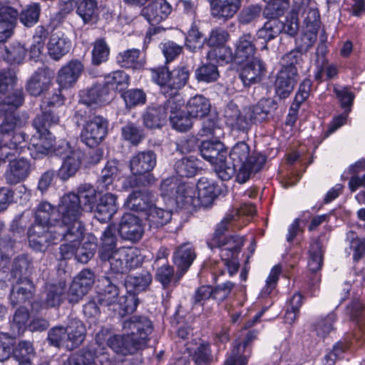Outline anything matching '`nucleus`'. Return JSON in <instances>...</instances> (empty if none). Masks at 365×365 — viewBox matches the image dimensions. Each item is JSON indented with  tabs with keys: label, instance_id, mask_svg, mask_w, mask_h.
Listing matches in <instances>:
<instances>
[{
	"label": "nucleus",
	"instance_id": "obj_1",
	"mask_svg": "<svg viewBox=\"0 0 365 365\" xmlns=\"http://www.w3.org/2000/svg\"><path fill=\"white\" fill-rule=\"evenodd\" d=\"M251 205L242 203L239 209L227 212L219 222L215 230L207 241V247L213 252L219 250V255L230 277L235 275L240 267L238 256L244 245V238L239 235L225 236V232L239 229L250 222Z\"/></svg>",
	"mask_w": 365,
	"mask_h": 365
},
{
	"label": "nucleus",
	"instance_id": "obj_2",
	"mask_svg": "<svg viewBox=\"0 0 365 365\" xmlns=\"http://www.w3.org/2000/svg\"><path fill=\"white\" fill-rule=\"evenodd\" d=\"M57 209L48 202H41L36 209L34 222L27 235L30 247L44 252L51 245L63 240L64 230L58 224Z\"/></svg>",
	"mask_w": 365,
	"mask_h": 365
},
{
	"label": "nucleus",
	"instance_id": "obj_3",
	"mask_svg": "<svg viewBox=\"0 0 365 365\" xmlns=\"http://www.w3.org/2000/svg\"><path fill=\"white\" fill-rule=\"evenodd\" d=\"M83 207L74 192L64 195L57 207L58 224L65 232L63 240L75 241L81 238L84 226L81 221Z\"/></svg>",
	"mask_w": 365,
	"mask_h": 365
},
{
	"label": "nucleus",
	"instance_id": "obj_4",
	"mask_svg": "<svg viewBox=\"0 0 365 365\" xmlns=\"http://www.w3.org/2000/svg\"><path fill=\"white\" fill-rule=\"evenodd\" d=\"M59 122V117L53 110L43 112L33 120L36 133L32 136L31 143L27 147L30 155L34 159H40L47 155L53 149V139L49 128Z\"/></svg>",
	"mask_w": 365,
	"mask_h": 365
},
{
	"label": "nucleus",
	"instance_id": "obj_5",
	"mask_svg": "<svg viewBox=\"0 0 365 365\" xmlns=\"http://www.w3.org/2000/svg\"><path fill=\"white\" fill-rule=\"evenodd\" d=\"M202 158L212 167L217 176L223 181L230 180L235 169L227 163V149L220 140H203L199 145Z\"/></svg>",
	"mask_w": 365,
	"mask_h": 365
},
{
	"label": "nucleus",
	"instance_id": "obj_6",
	"mask_svg": "<svg viewBox=\"0 0 365 365\" xmlns=\"http://www.w3.org/2000/svg\"><path fill=\"white\" fill-rule=\"evenodd\" d=\"M86 110L80 108L75 114L78 120L84 121L80 138L88 147H96L108 134V121L101 115L90 116L86 119Z\"/></svg>",
	"mask_w": 365,
	"mask_h": 365
},
{
	"label": "nucleus",
	"instance_id": "obj_7",
	"mask_svg": "<svg viewBox=\"0 0 365 365\" xmlns=\"http://www.w3.org/2000/svg\"><path fill=\"white\" fill-rule=\"evenodd\" d=\"M302 6L308 8L307 16L304 17L303 23L305 26V31L303 34L296 39V48L304 54L314 44L317 32L320 26V14L318 5L315 1L304 0Z\"/></svg>",
	"mask_w": 365,
	"mask_h": 365
},
{
	"label": "nucleus",
	"instance_id": "obj_8",
	"mask_svg": "<svg viewBox=\"0 0 365 365\" xmlns=\"http://www.w3.org/2000/svg\"><path fill=\"white\" fill-rule=\"evenodd\" d=\"M101 260L108 262L112 273L125 274L138 267L142 263L143 258L137 248L123 247L109 253L108 258Z\"/></svg>",
	"mask_w": 365,
	"mask_h": 365
},
{
	"label": "nucleus",
	"instance_id": "obj_9",
	"mask_svg": "<svg viewBox=\"0 0 365 365\" xmlns=\"http://www.w3.org/2000/svg\"><path fill=\"white\" fill-rule=\"evenodd\" d=\"M157 157L156 154L150 150L139 151L134 154L129 162V167L130 171L134 175H139L138 178L135 177V182L130 184L132 186H138L152 184L155 181V178L153 175H148L144 177L143 182H138V180L141 181L142 175L150 173L156 165Z\"/></svg>",
	"mask_w": 365,
	"mask_h": 365
},
{
	"label": "nucleus",
	"instance_id": "obj_10",
	"mask_svg": "<svg viewBox=\"0 0 365 365\" xmlns=\"http://www.w3.org/2000/svg\"><path fill=\"white\" fill-rule=\"evenodd\" d=\"M235 169L236 182L244 184L251 178V151L250 145L245 141L237 143L229 153Z\"/></svg>",
	"mask_w": 365,
	"mask_h": 365
},
{
	"label": "nucleus",
	"instance_id": "obj_11",
	"mask_svg": "<svg viewBox=\"0 0 365 365\" xmlns=\"http://www.w3.org/2000/svg\"><path fill=\"white\" fill-rule=\"evenodd\" d=\"M161 195L169 200H173L178 206L189 207L193 204L192 197L189 195L193 193L190 185L180 182L176 178H168L163 180L160 185Z\"/></svg>",
	"mask_w": 365,
	"mask_h": 365
},
{
	"label": "nucleus",
	"instance_id": "obj_12",
	"mask_svg": "<svg viewBox=\"0 0 365 365\" xmlns=\"http://www.w3.org/2000/svg\"><path fill=\"white\" fill-rule=\"evenodd\" d=\"M123 329L128 332L145 349L154 330L151 320L145 316L134 315L123 322Z\"/></svg>",
	"mask_w": 365,
	"mask_h": 365
},
{
	"label": "nucleus",
	"instance_id": "obj_13",
	"mask_svg": "<svg viewBox=\"0 0 365 365\" xmlns=\"http://www.w3.org/2000/svg\"><path fill=\"white\" fill-rule=\"evenodd\" d=\"M193 193L192 197L193 204H189V207H197L199 206L207 207L212 204L215 199L221 193L219 185L213 180L206 177L198 179L196 187L190 185Z\"/></svg>",
	"mask_w": 365,
	"mask_h": 365
},
{
	"label": "nucleus",
	"instance_id": "obj_14",
	"mask_svg": "<svg viewBox=\"0 0 365 365\" xmlns=\"http://www.w3.org/2000/svg\"><path fill=\"white\" fill-rule=\"evenodd\" d=\"M184 103L185 101L180 95L171 96L167 100L170 123L175 130L180 132L187 131L193 124L191 116L182 110Z\"/></svg>",
	"mask_w": 365,
	"mask_h": 365
},
{
	"label": "nucleus",
	"instance_id": "obj_15",
	"mask_svg": "<svg viewBox=\"0 0 365 365\" xmlns=\"http://www.w3.org/2000/svg\"><path fill=\"white\" fill-rule=\"evenodd\" d=\"M251 36L245 34L241 36L236 43L235 59L238 63H244L239 71V77L243 85L250 87L251 78L249 77L251 71Z\"/></svg>",
	"mask_w": 365,
	"mask_h": 365
},
{
	"label": "nucleus",
	"instance_id": "obj_16",
	"mask_svg": "<svg viewBox=\"0 0 365 365\" xmlns=\"http://www.w3.org/2000/svg\"><path fill=\"white\" fill-rule=\"evenodd\" d=\"M94 283V274L90 269H83L74 277L66 298L70 303L78 302L87 294Z\"/></svg>",
	"mask_w": 365,
	"mask_h": 365
},
{
	"label": "nucleus",
	"instance_id": "obj_17",
	"mask_svg": "<svg viewBox=\"0 0 365 365\" xmlns=\"http://www.w3.org/2000/svg\"><path fill=\"white\" fill-rule=\"evenodd\" d=\"M63 365H111L108 354H98L95 349L83 348L71 354Z\"/></svg>",
	"mask_w": 365,
	"mask_h": 365
},
{
	"label": "nucleus",
	"instance_id": "obj_18",
	"mask_svg": "<svg viewBox=\"0 0 365 365\" xmlns=\"http://www.w3.org/2000/svg\"><path fill=\"white\" fill-rule=\"evenodd\" d=\"M118 230L123 240L135 242L139 241L144 233L142 220L131 213H125L122 216Z\"/></svg>",
	"mask_w": 365,
	"mask_h": 365
},
{
	"label": "nucleus",
	"instance_id": "obj_19",
	"mask_svg": "<svg viewBox=\"0 0 365 365\" xmlns=\"http://www.w3.org/2000/svg\"><path fill=\"white\" fill-rule=\"evenodd\" d=\"M107 345L115 353L123 356L132 355L144 349L128 332L114 334L107 340Z\"/></svg>",
	"mask_w": 365,
	"mask_h": 365
},
{
	"label": "nucleus",
	"instance_id": "obj_20",
	"mask_svg": "<svg viewBox=\"0 0 365 365\" xmlns=\"http://www.w3.org/2000/svg\"><path fill=\"white\" fill-rule=\"evenodd\" d=\"M172 10V6L166 0H154L142 9L140 15L150 25H158L170 14Z\"/></svg>",
	"mask_w": 365,
	"mask_h": 365
},
{
	"label": "nucleus",
	"instance_id": "obj_21",
	"mask_svg": "<svg viewBox=\"0 0 365 365\" xmlns=\"http://www.w3.org/2000/svg\"><path fill=\"white\" fill-rule=\"evenodd\" d=\"M297 72L292 68H281L277 74L274 91L281 99L287 98L294 90L297 82Z\"/></svg>",
	"mask_w": 365,
	"mask_h": 365
},
{
	"label": "nucleus",
	"instance_id": "obj_22",
	"mask_svg": "<svg viewBox=\"0 0 365 365\" xmlns=\"http://www.w3.org/2000/svg\"><path fill=\"white\" fill-rule=\"evenodd\" d=\"M51 83L49 71L45 68H38L27 80L25 88L32 96H39L46 92Z\"/></svg>",
	"mask_w": 365,
	"mask_h": 365
},
{
	"label": "nucleus",
	"instance_id": "obj_23",
	"mask_svg": "<svg viewBox=\"0 0 365 365\" xmlns=\"http://www.w3.org/2000/svg\"><path fill=\"white\" fill-rule=\"evenodd\" d=\"M31 164L29 160L21 158L14 159L9 163L4 173L6 182L10 185H16L24 182L29 175Z\"/></svg>",
	"mask_w": 365,
	"mask_h": 365
},
{
	"label": "nucleus",
	"instance_id": "obj_24",
	"mask_svg": "<svg viewBox=\"0 0 365 365\" xmlns=\"http://www.w3.org/2000/svg\"><path fill=\"white\" fill-rule=\"evenodd\" d=\"M195 257L196 254L191 243L186 242L178 247L173 254V262L178 269L175 284L187 271Z\"/></svg>",
	"mask_w": 365,
	"mask_h": 365
},
{
	"label": "nucleus",
	"instance_id": "obj_25",
	"mask_svg": "<svg viewBox=\"0 0 365 365\" xmlns=\"http://www.w3.org/2000/svg\"><path fill=\"white\" fill-rule=\"evenodd\" d=\"M110 93L108 88L101 83L83 89L79 93V103L89 106L93 104H103L110 101Z\"/></svg>",
	"mask_w": 365,
	"mask_h": 365
},
{
	"label": "nucleus",
	"instance_id": "obj_26",
	"mask_svg": "<svg viewBox=\"0 0 365 365\" xmlns=\"http://www.w3.org/2000/svg\"><path fill=\"white\" fill-rule=\"evenodd\" d=\"M18 11L8 4H0V43L9 39L14 34Z\"/></svg>",
	"mask_w": 365,
	"mask_h": 365
},
{
	"label": "nucleus",
	"instance_id": "obj_27",
	"mask_svg": "<svg viewBox=\"0 0 365 365\" xmlns=\"http://www.w3.org/2000/svg\"><path fill=\"white\" fill-rule=\"evenodd\" d=\"M66 283L59 282L58 283L47 284L45 287L43 297L41 300V308L58 307L66 299Z\"/></svg>",
	"mask_w": 365,
	"mask_h": 365
},
{
	"label": "nucleus",
	"instance_id": "obj_28",
	"mask_svg": "<svg viewBox=\"0 0 365 365\" xmlns=\"http://www.w3.org/2000/svg\"><path fill=\"white\" fill-rule=\"evenodd\" d=\"M83 70V66L78 60H72L63 66L58 73L57 83L61 88H68L76 83Z\"/></svg>",
	"mask_w": 365,
	"mask_h": 365
},
{
	"label": "nucleus",
	"instance_id": "obj_29",
	"mask_svg": "<svg viewBox=\"0 0 365 365\" xmlns=\"http://www.w3.org/2000/svg\"><path fill=\"white\" fill-rule=\"evenodd\" d=\"M141 51L138 48H128L117 54L115 62L120 68L140 70L145 64V60L141 56Z\"/></svg>",
	"mask_w": 365,
	"mask_h": 365
},
{
	"label": "nucleus",
	"instance_id": "obj_30",
	"mask_svg": "<svg viewBox=\"0 0 365 365\" xmlns=\"http://www.w3.org/2000/svg\"><path fill=\"white\" fill-rule=\"evenodd\" d=\"M153 197L148 190H135L128 195L125 206L128 210L145 213L152 205Z\"/></svg>",
	"mask_w": 365,
	"mask_h": 365
},
{
	"label": "nucleus",
	"instance_id": "obj_31",
	"mask_svg": "<svg viewBox=\"0 0 365 365\" xmlns=\"http://www.w3.org/2000/svg\"><path fill=\"white\" fill-rule=\"evenodd\" d=\"M71 47V41L61 31L53 33L47 43L48 53L56 61L68 53Z\"/></svg>",
	"mask_w": 365,
	"mask_h": 365
},
{
	"label": "nucleus",
	"instance_id": "obj_32",
	"mask_svg": "<svg viewBox=\"0 0 365 365\" xmlns=\"http://www.w3.org/2000/svg\"><path fill=\"white\" fill-rule=\"evenodd\" d=\"M34 291L35 287L31 280L27 277H19L16 284L11 291V303L16 306L19 303L30 301L33 298Z\"/></svg>",
	"mask_w": 365,
	"mask_h": 365
},
{
	"label": "nucleus",
	"instance_id": "obj_33",
	"mask_svg": "<svg viewBox=\"0 0 365 365\" xmlns=\"http://www.w3.org/2000/svg\"><path fill=\"white\" fill-rule=\"evenodd\" d=\"M116 196L106 193L100 197L94 211L95 217L101 222L110 220L118 210Z\"/></svg>",
	"mask_w": 365,
	"mask_h": 365
},
{
	"label": "nucleus",
	"instance_id": "obj_34",
	"mask_svg": "<svg viewBox=\"0 0 365 365\" xmlns=\"http://www.w3.org/2000/svg\"><path fill=\"white\" fill-rule=\"evenodd\" d=\"M241 0H212V15L219 19H228L238 11Z\"/></svg>",
	"mask_w": 365,
	"mask_h": 365
},
{
	"label": "nucleus",
	"instance_id": "obj_35",
	"mask_svg": "<svg viewBox=\"0 0 365 365\" xmlns=\"http://www.w3.org/2000/svg\"><path fill=\"white\" fill-rule=\"evenodd\" d=\"M118 173V162L109 160L98 177L96 185L98 192H103L113 190V182Z\"/></svg>",
	"mask_w": 365,
	"mask_h": 365
},
{
	"label": "nucleus",
	"instance_id": "obj_36",
	"mask_svg": "<svg viewBox=\"0 0 365 365\" xmlns=\"http://www.w3.org/2000/svg\"><path fill=\"white\" fill-rule=\"evenodd\" d=\"M101 282L105 288L99 292L98 302L101 307H108L114 312L115 305L120 298L119 289L116 285L110 282L108 277L103 279Z\"/></svg>",
	"mask_w": 365,
	"mask_h": 365
},
{
	"label": "nucleus",
	"instance_id": "obj_37",
	"mask_svg": "<svg viewBox=\"0 0 365 365\" xmlns=\"http://www.w3.org/2000/svg\"><path fill=\"white\" fill-rule=\"evenodd\" d=\"M169 113L167 106V101L163 105L156 107H148L145 111L143 118V123L148 128H157L161 126Z\"/></svg>",
	"mask_w": 365,
	"mask_h": 365
},
{
	"label": "nucleus",
	"instance_id": "obj_38",
	"mask_svg": "<svg viewBox=\"0 0 365 365\" xmlns=\"http://www.w3.org/2000/svg\"><path fill=\"white\" fill-rule=\"evenodd\" d=\"M153 281L152 274L148 271H142L134 275H128L125 279L126 291L138 294L145 291Z\"/></svg>",
	"mask_w": 365,
	"mask_h": 365
},
{
	"label": "nucleus",
	"instance_id": "obj_39",
	"mask_svg": "<svg viewBox=\"0 0 365 365\" xmlns=\"http://www.w3.org/2000/svg\"><path fill=\"white\" fill-rule=\"evenodd\" d=\"M66 330V349L72 350L81 345L85 339L86 329L79 320H72Z\"/></svg>",
	"mask_w": 365,
	"mask_h": 365
},
{
	"label": "nucleus",
	"instance_id": "obj_40",
	"mask_svg": "<svg viewBox=\"0 0 365 365\" xmlns=\"http://www.w3.org/2000/svg\"><path fill=\"white\" fill-rule=\"evenodd\" d=\"M200 20L193 19L190 29L187 31L185 46L187 50L192 53L202 49L205 43L203 34L200 31Z\"/></svg>",
	"mask_w": 365,
	"mask_h": 365
},
{
	"label": "nucleus",
	"instance_id": "obj_41",
	"mask_svg": "<svg viewBox=\"0 0 365 365\" xmlns=\"http://www.w3.org/2000/svg\"><path fill=\"white\" fill-rule=\"evenodd\" d=\"M189 76L190 70L185 66H178L170 71L168 96L171 97L178 95L177 93L185 86Z\"/></svg>",
	"mask_w": 365,
	"mask_h": 365
},
{
	"label": "nucleus",
	"instance_id": "obj_42",
	"mask_svg": "<svg viewBox=\"0 0 365 365\" xmlns=\"http://www.w3.org/2000/svg\"><path fill=\"white\" fill-rule=\"evenodd\" d=\"M146 220L150 228L158 229L170 222L172 212L170 210L157 207L153 203L145 212Z\"/></svg>",
	"mask_w": 365,
	"mask_h": 365
},
{
	"label": "nucleus",
	"instance_id": "obj_43",
	"mask_svg": "<svg viewBox=\"0 0 365 365\" xmlns=\"http://www.w3.org/2000/svg\"><path fill=\"white\" fill-rule=\"evenodd\" d=\"M82 161V153L79 150L71 153L63 160L62 165L58 170V175L63 181L73 177L78 170Z\"/></svg>",
	"mask_w": 365,
	"mask_h": 365
},
{
	"label": "nucleus",
	"instance_id": "obj_44",
	"mask_svg": "<svg viewBox=\"0 0 365 365\" xmlns=\"http://www.w3.org/2000/svg\"><path fill=\"white\" fill-rule=\"evenodd\" d=\"M225 122L227 125L237 130H245L247 128V121L245 117L242 116L237 106L233 102H230L224 112Z\"/></svg>",
	"mask_w": 365,
	"mask_h": 365
},
{
	"label": "nucleus",
	"instance_id": "obj_45",
	"mask_svg": "<svg viewBox=\"0 0 365 365\" xmlns=\"http://www.w3.org/2000/svg\"><path fill=\"white\" fill-rule=\"evenodd\" d=\"M209 101L202 95H196L187 102V113L192 118H205L210 110Z\"/></svg>",
	"mask_w": 365,
	"mask_h": 365
},
{
	"label": "nucleus",
	"instance_id": "obj_46",
	"mask_svg": "<svg viewBox=\"0 0 365 365\" xmlns=\"http://www.w3.org/2000/svg\"><path fill=\"white\" fill-rule=\"evenodd\" d=\"M12 353L13 358L19 365H31V361L36 355L33 343L28 340L20 341L13 349Z\"/></svg>",
	"mask_w": 365,
	"mask_h": 365
},
{
	"label": "nucleus",
	"instance_id": "obj_47",
	"mask_svg": "<svg viewBox=\"0 0 365 365\" xmlns=\"http://www.w3.org/2000/svg\"><path fill=\"white\" fill-rule=\"evenodd\" d=\"M250 339H251V332L248 331L246 340L242 344L239 343L233 347L223 365H247L249 358L243 354L249 345Z\"/></svg>",
	"mask_w": 365,
	"mask_h": 365
},
{
	"label": "nucleus",
	"instance_id": "obj_48",
	"mask_svg": "<svg viewBox=\"0 0 365 365\" xmlns=\"http://www.w3.org/2000/svg\"><path fill=\"white\" fill-rule=\"evenodd\" d=\"M101 245L98 250V256L100 259H106L108 257L109 253L117 250L115 228L108 226L102 233L101 237Z\"/></svg>",
	"mask_w": 365,
	"mask_h": 365
},
{
	"label": "nucleus",
	"instance_id": "obj_49",
	"mask_svg": "<svg viewBox=\"0 0 365 365\" xmlns=\"http://www.w3.org/2000/svg\"><path fill=\"white\" fill-rule=\"evenodd\" d=\"M129 76L123 71L118 70L105 76L103 86L110 90L122 91L129 85Z\"/></svg>",
	"mask_w": 365,
	"mask_h": 365
},
{
	"label": "nucleus",
	"instance_id": "obj_50",
	"mask_svg": "<svg viewBox=\"0 0 365 365\" xmlns=\"http://www.w3.org/2000/svg\"><path fill=\"white\" fill-rule=\"evenodd\" d=\"M138 294L126 291V294L120 297L114 307V312L118 313L120 317L133 313L138 305Z\"/></svg>",
	"mask_w": 365,
	"mask_h": 365
},
{
	"label": "nucleus",
	"instance_id": "obj_51",
	"mask_svg": "<svg viewBox=\"0 0 365 365\" xmlns=\"http://www.w3.org/2000/svg\"><path fill=\"white\" fill-rule=\"evenodd\" d=\"M174 168L179 176L192 178L199 169V160L193 156L182 158L175 162Z\"/></svg>",
	"mask_w": 365,
	"mask_h": 365
},
{
	"label": "nucleus",
	"instance_id": "obj_52",
	"mask_svg": "<svg viewBox=\"0 0 365 365\" xmlns=\"http://www.w3.org/2000/svg\"><path fill=\"white\" fill-rule=\"evenodd\" d=\"M122 138L133 145H138L145 138L143 128L133 122H128L121 128Z\"/></svg>",
	"mask_w": 365,
	"mask_h": 365
},
{
	"label": "nucleus",
	"instance_id": "obj_53",
	"mask_svg": "<svg viewBox=\"0 0 365 365\" xmlns=\"http://www.w3.org/2000/svg\"><path fill=\"white\" fill-rule=\"evenodd\" d=\"M97 187L95 188L90 183H83L78 185L76 196L79 199V202L83 203L86 209L92 210L96 202Z\"/></svg>",
	"mask_w": 365,
	"mask_h": 365
},
{
	"label": "nucleus",
	"instance_id": "obj_54",
	"mask_svg": "<svg viewBox=\"0 0 365 365\" xmlns=\"http://www.w3.org/2000/svg\"><path fill=\"white\" fill-rule=\"evenodd\" d=\"M76 14L82 19L84 24L95 21L98 16L96 0L80 1L77 6Z\"/></svg>",
	"mask_w": 365,
	"mask_h": 365
},
{
	"label": "nucleus",
	"instance_id": "obj_55",
	"mask_svg": "<svg viewBox=\"0 0 365 365\" xmlns=\"http://www.w3.org/2000/svg\"><path fill=\"white\" fill-rule=\"evenodd\" d=\"M0 113L4 115V118L0 124V133L2 136V140H6L11 134L14 133V130L21 122V119L15 112L1 111Z\"/></svg>",
	"mask_w": 365,
	"mask_h": 365
},
{
	"label": "nucleus",
	"instance_id": "obj_56",
	"mask_svg": "<svg viewBox=\"0 0 365 365\" xmlns=\"http://www.w3.org/2000/svg\"><path fill=\"white\" fill-rule=\"evenodd\" d=\"M151 80L160 87V91L164 94L169 93L170 73L168 68L165 66H160L149 69Z\"/></svg>",
	"mask_w": 365,
	"mask_h": 365
},
{
	"label": "nucleus",
	"instance_id": "obj_57",
	"mask_svg": "<svg viewBox=\"0 0 365 365\" xmlns=\"http://www.w3.org/2000/svg\"><path fill=\"white\" fill-rule=\"evenodd\" d=\"M91 55V62L95 66H99L108 60L110 47L104 38H97L93 42Z\"/></svg>",
	"mask_w": 365,
	"mask_h": 365
},
{
	"label": "nucleus",
	"instance_id": "obj_58",
	"mask_svg": "<svg viewBox=\"0 0 365 365\" xmlns=\"http://www.w3.org/2000/svg\"><path fill=\"white\" fill-rule=\"evenodd\" d=\"M221 134L222 129L219 126V120L216 116L208 115L202 118L197 135L220 138Z\"/></svg>",
	"mask_w": 365,
	"mask_h": 365
},
{
	"label": "nucleus",
	"instance_id": "obj_59",
	"mask_svg": "<svg viewBox=\"0 0 365 365\" xmlns=\"http://www.w3.org/2000/svg\"><path fill=\"white\" fill-rule=\"evenodd\" d=\"M24 102V93L22 88L16 89L6 96L0 103L1 111L15 112V110L22 106Z\"/></svg>",
	"mask_w": 365,
	"mask_h": 365
},
{
	"label": "nucleus",
	"instance_id": "obj_60",
	"mask_svg": "<svg viewBox=\"0 0 365 365\" xmlns=\"http://www.w3.org/2000/svg\"><path fill=\"white\" fill-rule=\"evenodd\" d=\"M195 76L198 82L210 83L219 78L220 73L216 65L205 63L195 70Z\"/></svg>",
	"mask_w": 365,
	"mask_h": 365
},
{
	"label": "nucleus",
	"instance_id": "obj_61",
	"mask_svg": "<svg viewBox=\"0 0 365 365\" xmlns=\"http://www.w3.org/2000/svg\"><path fill=\"white\" fill-rule=\"evenodd\" d=\"M47 36L48 31L43 26H38L36 28L32 43L29 48V53L31 58L38 57L42 53Z\"/></svg>",
	"mask_w": 365,
	"mask_h": 365
},
{
	"label": "nucleus",
	"instance_id": "obj_62",
	"mask_svg": "<svg viewBox=\"0 0 365 365\" xmlns=\"http://www.w3.org/2000/svg\"><path fill=\"white\" fill-rule=\"evenodd\" d=\"M192 361L195 365H210L213 356L210 344L201 343L190 354Z\"/></svg>",
	"mask_w": 365,
	"mask_h": 365
},
{
	"label": "nucleus",
	"instance_id": "obj_63",
	"mask_svg": "<svg viewBox=\"0 0 365 365\" xmlns=\"http://www.w3.org/2000/svg\"><path fill=\"white\" fill-rule=\"evenodd\" d=\"M26 49L19 43H13L4 47L3 58L8 63H20L26 56Z\"/></svg>",
	"mask_w": 365,
	"mask_h": 365
},
{
	"label": "nucleus",
	"instance_id": "obj_64",
	"mask_svg": "<svg viewBox=\"0 0 365 365\" xmlns=\"http://www.w3.org/2000/svg\"><path fill=\"white\" fill-rule=\"evenodd\" d=\"M29 319V310L25 307H19L14 312L12 319L10 321V326L14 333L23 334L27 327Z\"/></svg>",
	"mask_w": 365,
	"mask_h": 365
}]
</instances>
